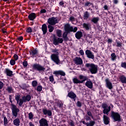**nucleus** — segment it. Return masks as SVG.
Masks as SVG:
<instances>
[{"label": "nucleus", "instance_id": "obj_1", "mask_svg": "<svg viewBox=\"0 0 126 126\" xmlns=\"http://www.w3.org/2000/svg\"><path fill=\"white\" fill-rule=\"evenodd\" d=\"M21 98L20 94H18L15 95V99L17 101V104H19V106L21 107L23 105V102H29L31 100V96L30 95H27L26 96H24Z\"/></svg>", "mask_w": 126, "mask_h": 126}, {"label": "nucleus", "instance_id": "obj_2", "mask_svg": "<svg viewBox=\"0 0 126 126\" xmlns=\"http://www.w3.org/2000/svg\"><path fill=\"white\" fill-rule=\"evenodd\" d=\"M86 66L90 70L92 74H96L98 72V65L93 63H86Z\"/></svg>", "mask_w": 126, "mask_h": 126}, {"label": "nucleus", "instance_id": "obj_3", "mask_svg": "<svg viewBox=\"0 0 126 126\" xmlns=\"http://www.w3.org/2000/svg\"><path fill=\"white\" fill-rule=\"evenodd\" d=\"M64 30L65 32H76L77 31V28L75 27L74 29L72 27L70 26V25L66 24L64 25Z\"/></svg>", "mask_w": 126, "mask_h": 126}, {"label": "nucleus", "instance_id": "obj_4", "mask_svg": "<svg viewBox=\"0 0 126 126\" xmlns=\"http://www.w3.org/2000/svg\"><path fill=\"white\" fill-rule=\"evenodd\" d=\"M51 59L52 61L56 63V64H60L61 61L60 60V58H59V53H57V54H53L51 55Z\"/></svg>", "mask_w": 126, "mask_h": 126}, {"label": "nucleus", "instance_id": "obj_5", "mask_svg": "<svg viewBox=\"0 0 126 126\" xmlns=\"http://www.w3.org/2000/svg\"><path fill=\"white\" fill-rule=\"evenodd\" d=\"M111 118L114 122H120L121 121V115L117 112H111Z\"/></svg>", "mask_w": 126, "mask_h": 126}, {"label": "nucleus", "instance_id": "obj_6", "mask_svg": "<svg viewBox=\"0 0 126 126\" xmlns=\"http://www.w3.org/2000/svg\"><path fill=\"white\" fill-rule=\"evenodd\" d=\"M11 109L12 110V114L14 117L16 118L18 116L19 109L17 108V106L14 104H11Z\"/></svg>", "mask_w": 126, "mask_h": 126}, {"label": "nucleus", "instance_id": "obj_7", "mask_svg": "<svg viewBox=\"0 0 126 126\" xmlns=\"http://www.w3.org/2000/svg\"><path fill=\"white\" fill-rule=\"evenodd\" d=\"M102 108H103V114L106 115H109V112L111 111V106H108V105L106 103H103L102 105Z\"/></svg>", "mask_w": 126, "mask_h": 126}, {"label": "nucleus", "instance_id": "obj_8", "mask_svg": "<svg viewBox=\"0 0 126 126\" xmlns=\"http://www.w3.org/2000/svg\"><path fill=\"white\" fill-rule=\"evenodd\" d=\"M47 22L50 25H56L57 23H59V21L57 18L52 17L48 19Z\"/></svg>", "mask_w": 126, "mask_h": 126}, {"label": "nucleus", "instance_id": "obj_9", "mask_svg": "<svg viewBox=\"0 0 126 126\" xmlns=\"http://www.w3.org/2000/svg\"><path fill=\"white\" fill-rule=\"evenodd\" d=\"M32 67L33 69H36V70H38V71H44L45 70V68L44 67V66L39 64H34L32 65Z\"/></svg>", "mask_w": 126, "mask_h": 126}, {"label": "nucleus", "instance_id": "obj_10", "mask_svg": "<svg viewBox=\"0 0 126 126\" xmlns=\"http://www.w3.org/2000/svg\"><path fill=\"white\" fill-rule=\"evenodd\" d=\"M86 55L89 59H91L92 60H94L95 59V57L94 56V54L91 51L89 50H87L85 52Z\"/></svg>", "mask_w": 126, "mask_h": 126}, {"label": "nucleus", "instance_id": "obj_11", "mask_svg": "<svg viewBox=\"0 0 126 126\" xmlns=\"http://www.w3.org/2000/svg\"><path fill=\"white\" fill-rule=\"evenodd\" d=\"M63 42V39L61 38H54L53 39V44L55 46H58L59 44H62Z\"/></svg>", "mask_w": 126, "mask_h": 126}, {"label": "nucleus", "instance_id": "obj_12", "mask_svg": "<svg viewBox=\"0 0 126 126\" xmlns=\"http://www.w3.org/2000/svg\"><path fill=\"white\" fill-rule=\"evenodd\" d=\"M39 124L40 126H49L48 121L44 118L39 120Z\"/></svg>", "mask_w": 126, "mask_h": 126}, {"label": "nucleus", "instance_id": "obj_13", "mask_svg": "<svg viewBox=\"0 0 126 126\" xmlns=\"http://www.w3.org/2000/svg\"><path fill=\"white\" fill-rule=\"evenodd\" d=\"M67 96L69 97V98L73 99V101H75V100H76V94L72 92H69Z\"/></svg>", "mask_w": 126, "mask_h": 126}, {"label": "nucleus", "instance_id": "obj_14", "mask_svg": "<svg viewBox=\"0 0 126 126\" xmlns=\"http://www.w3.org/2000/svg\"><path fill=\"white\" fill-rule=\"evenodd\" d=\"M75 63L77 65L82 64L83 61L81 58L76 57L74 59Z\"/></svg>", "mask_w": 126, "mask_h": 126}, {"label": "nucleus", "instance_id": "obj_15", "mask_svg": "<svg viewBox=\"0 0 126 126\" xmlns=\"http://www.w3.org/2000/svg\"><path fill=\"white\" fill-rule=\"evenodd\" d=\"M85 85L90 89H92L93 88V83H92V81H91V80L90 79L87 81L85 83Z\"/></svg>", "mask_w": 126, "mask_h": 126}, {"label": "nucleus", "instance_id": "obj_16", "mask_svg": "<svg viewBox=\"0 0 126 126\" xmlns=\"http://www.w3.org/2000/svg\"><path fill=\"white\" fill-rule=\"evenodd\" d=\"M42 112L45 116H49V117H51L52 116V111L50 110H48L47 109H43Z\"/></svg>", "mask_w": 126, "mask_h": 126}, {"label": "nucleus", "instance_id": "obj_17", "mask_svg": "<svg viewBox=\"0 0 126 126\" xmlns=\"http://www.w3.org/2000/svg\"><path fill=\"white\" fill-rule=\"evenodd\" d=\"M105 82L107 88H108V89L110 90L113 89V85H112V83H111L108 79L105 80Z\"/></svg>", "mask_w": 126, "mask_h": 126}, {"label": "nucleus", "instance_id": "obj_18", "mask_svg": "<svg viewBox=\"0 0 126 126\" xmlns=\"http://www.w3.org/2000/svg\"><path fill=\"white\" fill-rule=\"evenodd\" d=\"M79 78L80 80H82V81H80V82H82V83H83L84 81H86V80L88 79V78H87V76H83L82 75H80L79 76Z\"/></svg>", "mask_w": 126, "mask_h": 126}, {"label": "nucleus", "instance_id": "obj_19", "mask_svg": "<svg viewBox=\"0 0 126 126\" xmlns=\"http://www.w3.org/2000/svg\"><path fill=\"white\" fill-rule=\"evenodd\" d=\"M83 26L86 30H90L91 29V24L90 23H84Z\"/></svg>", "mask_w": 126, "mask_h": 126}, {"label": "nucleus", "instance_id": "obj_20", "mask_svg": "<svg viewBox=\"0 0 126 126\" xmlns=\"http://www.w3.org/2000/svg\"><path fill=\"white\" fill-rule=\"evenodd\" d=\"M103 121L105 125H109L110 123V119L106 115L103 116Z\"/></svg>", "mask_w": 126, "mask_h": 126}, {"label": "nucleus", "instance_id": "obj_21", "mask_svg": "<svg viewBox=\"0 0 126 126\" xmlns=\"http://www.w3.org/2000/svg\"><path fill=\"white\" fill-rule=\"evenodd\" d=\"M5 72L6 73V75L7 76H9L10 77H11L12 75H13V72L11 70H10L9 69H5Z\"/></svg>", "mask_w": 126, "mask_h": 126}, {"label": "nucleus", "instance_id": "obj_22", "mask_svg": "<svg viewBox=\"0 0 126 126\" xmlns=\"http://www.w3.org/2000/svg\"><path fill=\"white\" fill-rule=\"evenodd\" d=\"M13 124L14 126H20V119L19 118H16L13 120Z\"/></svg>", "mask_w": 126, "mask_h": 126}, {"label": "nucleus", "instance_id": "obj_23", "mask_svg": "<svg viewBox=\"0 0 126 126\" xmlns=\"http://www.w3.org/2000/svg\"><path fill=\"white\" fill-rule=\"evenodd\" d=\"M47 25L44 24L42 26V31L43 32V35H45L46 33H47Z\"/></svg>", "mask_w": 126, "mask_h": 126}, {"label": "nucleus", "instance_id": "obj_24", "mask_svg": "<svg viewBox=\"0 0 126 126\" xmlns=\"http://www.w3.org/2000/svg\"><path fill=\"white\" fill-rule=\"evenodd\" d=\"M28 17L30 20H34L36 18V14L32 13L29 15Z\"/></svg>", "mask_w": 126, "mask_h": 126}, {"label": "nucleus", "instance_id": "obj_25", "mask_svg": "<svg viewBox=\"0 0 126 126\" xmlns=\"http://www.w3.org/2000/svg\"><path fill=\"white\" fill-rule=\"evenodd\" d=\"M89 17H90V13L88 12V11L84 12V19L87 20Z\"/></svg>", "mask_w": 126, "mask_h": 126}, {"label": "nucleus", "instance_id": "obj_26", "mask_svg": "<svg viewBox=\"0 0 126 126\" xmlns=\"http://www.w3.org/2000/svg\"><path fill=\"white\" fill-rule=\"evenodd\" d=\"M82 36L83 34L81 32H78L75 34V37L77 39H80Z\"/></svg>", "mask_w": 126, "mask_h": 126}, {"label": "nucleus", "instance_id": "obj_27", "mask_svg": "<svg viewBox=\"0 0 126 126\" xmlns=\"http://www.w3.org/2000/svg\"><path fill=\"white\" fill-rule=\"evenodd\" d=\"M55 74H60V75H62L63 76H64L65 75V73L64 72L59 70V71H56L54 72Z\"/></svg>", "mask_w": 126, "mask_h": 126}, {"label": "nucleus", "instance_id": "obj_28", "mask_svg": "<svg viewBox=\"0 0 126 126\" xmlns=\"http://www.w3.org/2000/svg\"><path fill=\"white\" fill-rule=\"evenodd\" d=\"M91 21L95 24H96V23L99 21V17H94L92 19Z\"/></svg>", "mask_w": 126, "mask_h": 126}, {"label": "nucleus", "instance_id": "obj_29", "mask_svg": "<svg viewBox=\"0 0 126 126\" xmlns=\"http://www.w3.org/2000/svg\"><path fill=\"white\" fill-rule=\"evenodd\" d=\"M120 80L122 83H126V77L123 75L120 77Z\"/></svg>", "mask_w": 126, "mask_h": 126}, {"label": "nucleus", "instance_id": "obj_30", "mask_svg": "<svg viewBox=\"0 0 126 126\" xmlns=\"http://www.w3.org/2000/svg\"><path fill=\"white\" fill-rule=\"evenodd\" d=\"M73 81L74 82V83H76V84H80V83H82V82H80V80H78V79H77V78L75 77L74 78H73Z\"/></svg>", "mask_w": 126, "mask_h": 126}, {"label": "nucleus", "instance_id": "obj_31", "mask_svg": "<svg viewBox=\"0 0 126 126\" xmlns=\"http://www.w3.org/2000/svg\"><path fill=\"white\" fill-rule=\"evenodd\" d=\"M3 123L4 126H8V120L5 117H3Z\"/></svg>", "mask_w": 126, "mask_h": 126}, {"label": "nucleus", "instance_id": "obj_32", "mask_svg": "<svg viewBox=\"0 0 126 126\" xmlns=\"http://www.w3.org/2000/svg\"><path fill=\"white\" fill-rule=\"evenodd\" d=\"M95 121H90L89 123H87V126H94V125H95Z\"/></svg>", "mask_w": 126, "mask_h": 126}, {"label": "nucleus", "instance_id": "obj_33", "mask_svg": "<svg viewBox=\"0 0 126 126\" xmlns=\"http://www.w3.org/2000/svg\"><path fill=\"white\" fill-rule=\"evenodd\" d=\"M32 57L35 58V57H36V55L38 54V51H37V50H34L32 51Z\"/></svg>", "mask_w": 126, "mask_h": 126}, {"label": "nucleus", "instance_id": "obj_34", "mask_svg": "<svg viewBox=\"0 0 126 126\" xmlns=\"http://www.w3.org/2000/svg\"><path fill=\"white\" fill-rule=\"evenodd\" d=\"M115 43L116 44V47L119 48H121V47H122V43L121 42L119 41V40L116 39Z\"/></svg>", "mask_w": 126, "mask_h": 126}, {"label": "nucleus", "instance_id": "obj_35", "mask_svg": "<svg viewBox=\"0 0 126 126\" xmlns=\"http://www.w3.org/2000/svg\"><path fill=\"white\" fill-rule=\"evenodd\" d=\"M63 103L62 102V101H59L58 102V107L62 109V108H63Z\"/></svg>", "mask_w": 126, "mask_h": 126}, {"label": "nucleus", "instance_id": "obj_36", "mask_svg": "<svg viewBox=\"0 0 126 126\" xmlns=\"http://www.w3.org/2000/svg\"><path fill=\"white\" fill-rule=\"evenodd\" d=\"M48 28L49 29V31L50 33L53 32V31H54V29H55L54 27L52 26L51 25H48Z\"/></svg>", "mask_w": 126, "mask_h": 126}, {"label": "nucleus", "instance_id": "obj_37", "mask_svg": "<svg viewBox=\"0 0 126 126\" xmlns=\"http://www.w3.org/2000/svg\"><path fill=\"white\" fill-rule=\"evenodd\" d=\"M6 91H8L9 93H12L13 92V89L11 87H8L6 89Z\"/></svg>", "mask_w": 126, "mask_h": 126}, {"label": "nucleus", "instance_id": "obj_38", "mask_svg": "<svg viewBox=\"0 0 126 126\" xmlns=\"http://www.w3.org/2000/svg\"><path fill=\"white\" fill-rule=\"evenodd\" d=\"M49 81L52 83H56V82H55V79H54V76L53 75L49 76Z\"/></svg>", "mask_w": 126, "mask_h": 126}, {"label": "nucleus", "instance_id": "obj_39", "mask_svg": "<svg viewBox=\"0 0 126 126\" xmlns=\"http://www.w3.org/2000/svg\"><path fill=\"white\" fill-rule=\"evenodd\" d=\"M111 57L112 61H115L117 59V56H116L115 53H112L111 55Z\"/></svg>", "mask_w": 126, "mask_h": 126}, {"label": "nucleus", "instance_id": "obj_40", "mask_svg": "<svg viewBox=\"0 0 126 126\" xmlns=\"http://www.w3.org/2000/svg\"><path fill=\"white\" fill-rule=\"evenodd\" d=\"M34 117V115H33V113L32 112H30L29 114V120H33V118Z\"/></svg>", "mask_w": 126, "mask_h": 126}, {"label": "nucleus", "instance_id": "obj_41", "mask_svg": "<svg viewBox=\"0 0 126 126\" xmlns=\"http://www.w3.org/2000/svg\"><path fill=\"white\" fill-rule=\"evenodd\" d=\"M38 84V82L37 81L34 80L32 82V86L33 87H36L37 86V85Z\"/></svg>", "mask_w": 126, "mask_h": 126}, {"label": "nucleus", "instance_id": "obj_42", "mask_svg": "<svg viewBox=\"0 0 126 126\" xmlns=\"http://www.w3.org/2000/svg\"><path fill=\"white\" fill-rule=\"evenodd\" d=\"M43 87H42L41 86H38L36 88L37 91H38L39 92H41V91L42 90Z\"/></svg>", "mask_w": 126, "mask_h": 126}, {"label": "nucleus", "instance_id": "obj_43", "mask_svg": "<svg viewBox=\"0 0 126 126\" xmlns=\"http://www.w3.org/2000/svg\"><path fill=\"white\" fill-rule=\"evenodd\" d=\"M57 36H58V37H61L62 36V31L59 30H57Z\"/></svg>", "mask_w": 126, "mask_h": 126}, {"label": "nucleus", "instance_id": "obj_44", "mask_svg": "<svg viewBox=\"0 0 126 126\" xmlns=\"http://www.w3.org/2000/svg\"><path fill=\"white\" fill-rule=\"evenodd\" d=\"M121 66L122 67H123V68H125V69H126V62L122 63Z\"/></svg>", "mask_w": 126, "mask_h": 126}, {"label": "nucleus", "instance_id": "obj_45", "mask_svg": "<svg viewBox=\"0 0 126 126\" xmlns=\"http://www.w3.org/2000/svg\"><path fill=\"white\" fill-rule=\"evenodd\" d=\"M10 63L11 65H14V64H15V60H11L10 61Z\"/></svg>", "mask_w": 126, "mask_h": 126}, {"label": "nucleus", "instance_id": "obj_46", "mask_svg": "<svg viewBox=\"0 0 126 126\" xmlns=\"http://www.w3.org/2000/svg\"><path fill=\"white\" fill-rule=\"evenodd\" d=\"M68 33V32H64L63 33V38H64V39H65L66 38V37H67Z\"/></svg>", "mask_w": 126, "mask_h": 126}, {"label": "nucleus", "instance_id": "obj_47", "mask_svg": "<svg viewBox=\"0 0 126 126\" xmlns=\"http://www.w3.org/2000/svg\"><path fill=\"white\" fill-rule=\"evenodd\" d=\"M85 6H91V5H92V3L89 2H87L85 3Z\"/></svg>", "mask_w": 126, "mask_h": 126}, {"label": "nucleus", "instance_id": "obj_48", "mask_svg": "<svg viewBox=\"0 0 126 126\" xmlns=\"http://www.w3.org/2000/svg\"><path fill=\"white\" fill-rule=\"evenodd\" d=\"M27 32L28 33H31L32 32V29L31 27L28 28L27 30Z\"/></svg>", "mask_w": 126, "mask_h": 126}, {"label": "nucleus", "instance_id": "obj_49", "mask_svg": "<svg viewBox=\"0 0 126 126\" xmlns=\"http://www.w3.org/2000/svg\"><path fill=\"white\" fill-rule=\"evenodd\" d=\"M52 53H56V54H58V53H59V50L55 48L54 49H52Z\"/></svg>", "mask_w": 126, "mask_h": 126}, {"label": "nucleus", "instance_id": "obj_50", "mask_svg": "<svg viewBox=\"0 0 126 126\" xmlns=\"http://www.w3.org/2000/svg\"><path fill=\"white\" fill-rule=\"evenodd\" d=\"M69 20L70 21H71V22H73V21H75V18H74L73 17V16H71V17H70L69 18Z\"/></svg>", "mask_w": 126, "mask_h": 126}, {"label": "nucleus", "instance_id": "obj_51", "mask_svg": "<svg viewBox=\"0 0 126 126\" xmlns=\"http://www.w3.org/2000/svg\"><path fill=\"white\" fill-rule=\"evenodd\" d=\"M77 106L78 107H81V106H82V104L81 103V102L80 101H78L77 102Z\"/></svg>", "mask_w": 126, "mask_h": 126}, {"label": "nucleus", "instance_id": "obj_52", "mask_svg": "<svg viewBox=\"0 0 126 126\" xmlns=\"http://www.w3.org/2000/svg\"><path fill=\"white\" fill-rule=\"evenodd\" d=\"M3 85H4L3 83H2V82L1 81H0V90L2 89V87H3Z\"/></svg>", "mask_w": 126, "mask_h": 126}, {"label": "nucleus", "instance_id": "obj_53", "mask_svg": "<svg viewBox=\"0 0 126 126\" xmlns=\"http://www.w3.org/2000/svg\"><path fill=\"white\" fill-rule=\"evenodd\" d=\"M23 65L26 67V66H27V65H28V63H27V61H24L23 63Z\"/></svg>", "mask_w": 126, "mask_h": 126}, {"label": "nucleus", "instance_id": "obj_54", "mask_svg": "<svg viewBox=\"0 0 126 126\" xmlns=\"http://www.w3.org/2000/svg\"><path fill=\"white\" fill-rule=\"evenodd\" d=\"M13 57H14V59L15 61H17V60H18V55L15 54Z\"/></svg>", "mask_w": 126, "mask_h": 126}, {"label": "nucleus", "instance_id": "obj_55", "mask_svg": "<svg viewBox=\"0 0 126 126\" xmlns=\"http://www.w3.org/2000/svg\"><path fill=\"white\" fill-rule=\"evenodd\" d=\"M88 115L89 116V117H91V118H92V119H93V116H92V113H91V112L89 111L87 112Z\"/></svg>", "mask_w": 126, "mask_h": 126}, {"label": "nucleus", "instance_id": "obj_56", "mask_svg": "<svg viewBox=\"0 0 126 126\" xmlns=\"http://www.w3.org/2000/svg\"><path fill=\"white\" fill-rule=\"evenodd\" d=\"M79 54L81 55V56H83L84 55V51H83V50H81L79 51Z\"/></svg>", "mask_w": 126, "mask_h": 126}, {"label": "nucleus", "instance_id": "obj_57", "mask_svg": "<svg viewBox=\"0 0 126 126\" xmlns=\"http://www.w3.org/2000/svg\"><path fill=\"white\" fill-rule=\"evenodd\" d=\"M69 125H70V126H74V122L72 121H71V122H70Z\"/></svg>", "mask_w": 126, "mask_h": 126}, {"label": "nucleus", "instance_id": "obj_58", "mask_svg": "<svg viewBox=\"0 0 126 126\" xmlns=\"http://www.w3.org/2000/svg\"><path fill=\"white\" fill-rule=\"evenodd\" d=\"M46 12H47V11H46V10L45 9H43L41 10L40 13H46Z\"/></svg>", "mask_w": 126, "mask_h": 126}, {"label": "nucleus", "instance_id": "obj_59", "mask_svg": "<svg viewBox=\"0 0 126 126\" xmlns=\"http://www.w3.org/2000/svg\"><path fill=\"white\" fill-rule=\"evenodd\" d=\"M86 121H90V120H91V118H90V116H86Z\"/></svg>", "mask_w": 126, "mask_h": 126}, {"label": "nucleus", "instance_id": "obj_60", "mask_svg": "<svg viewBox=\"0 0 126 126\" xmlns=\"http://www.w3.org/2000/svg\"><path fill=\"white\" fill-rule=\"evenodd\" d=\"M18 41H22V40H23V37L20 36V37H18Z\"/></svg>", "mask_w": 126, "mask_h": 126}, {"label": "nucleus", "instance_id": "obj_61", "mask_svg": "<svg viewBox=\"0 0 126 126\" xmlns=\"http://www.w3.org/2000/svg\"><path fill=\"white\" fill-rule=\"evenodd\" d=\"M59 4H60V5H61V6H64V3H63V2L61 1L59 3Z\"/></svg>", "mask_w": 126, "mask_h": 126}, {"label": "nucleus", "instance_id": "obj_62", "mask_svg": "<svg viewBox=\"0 0 126 126\" xmlns=\"http://www.w3.org/2000/svg\"><path fill=\"white\" fill-rule=\"evenodd\" d=\"M113 2L115 4H117V3H118V2H119V0H113Z\"/></svg>", "mask_w": 126, "mask_h": 126}, {"label": "nucleus", "instance_id": "obj_63", "mask_svg": "<svg viewBox=\"0 0 126 126\" xmlns=\"http://www.w3.org/2000/svg\"><path fill=\"white\" fill-rule=\"evenodd\" d=\"M107 42H108V43H112L113 42V40H112L110 38H108Z\"/></svg>", "mask_w": 126, "mask_h": 126}, {"label": "nucleus", "instance_id": "obj_64", "mask_svg": "<svg viewBox=\"0 0 126 126\" xmlns=\"http://www.w3.org/2000/svg\"><path fill=\"white\" fill-rule=\"evenodd\" d=\"M30 126H35L34 124L32 122H30L29 123Z\"/></svg>", "mask_w": 126, "mask_h": 126}]
</instances>
